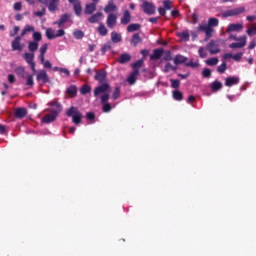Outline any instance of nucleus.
<instances>
[{
  "label": "nucleus",
  "mask_w": 256,
  "mask_h": 256,
  "mask_svg": "<svg viewBox=\"0 0 256 256\" xmlns=\"http://www.w3.org/2000/svg\"><path fill=\"white\" fill-rule=\"evenodd\" d=\"M177 67L176 66H172L171 63H167L166 66H164V73H169L171 71H176Z\"/></svg>",
  "instance_id": "45"
},
{
  "label": "nucleus",
  "mask_w": 256,
  "mask_h": 256,
  "mask_svg": "<svg viewBox=\"0 0 256 256\" xmlns=\"http://www.w3.org/2000/svg\"><path fill=\"white\" fill-rule=\"evenodd\" d=\"M97 32H98V34H100L101 37H105L109 33V30L106 29V27L103 23H100L98 25Z\"/></svg>",
  "instance_id": "29"
},
{
  "label": "nucleus",
  "mask_w": 256,
  "mask_h": 256,
  "mask_svg": "<svg viewBox=\"0 0 256 256\" xmlns=\"http://www.w3.org/2000/svg\"><path fill=\"white\" fill-rule=\"evenodd\" d=\"M111 40L114 44H117L122 41V36L121 34H118L117 32L114 31L111 33Z\"/></svg>",
  "instance_id": "32"
},
{
  "label": "nucleus",
  "mask_w": 256,
  "mask_h": 256,
  "mask_svg": "<svg viewBox=\"0 0 256 256\" xmlns=\"http://www.w3.org/2000/svg\"><path fill=\"white\" fill-rule=\"evenodd\" d=\"M143 64H144V60H143V59H140V60L136 61V62L132 65L133 71H135V70L139 71V69L143 66Z\"/></svg>",
  "instance_id": "42"
},
{
  "label": "nucleus",
  "mask_w": 256,
  "mask_h": 256,
  "mask_svg": "<svg viewBox=\"0 0 256 256\" xmlns=\"http://www.w3.org/2000/svg\"><path fill=\"white\" fill-rule=\"evenodd\" d=\"M186 67H190L191 69H196L199 67V62H194L193 60H190L189 62L185 63Z\"/></svg>",
  "instance_id": "47"
},
{
  "label": "nucleus",
  "mask_w": 256,
  "mask_h": 256,
  "mask_svg": "<svg viewBox=\"0 0 256 256\" xmlns=\"http://www.w3.org/2000/svg\"><path fill=\"white\" fill-rule=\"evenodd\" d=\"M46 51H48V44L47 43H45L44 45L41 46L40 55H45Z\"/></svg>",
  "instance_id": "61"
},
{
  "label": "nucleus",
  "mask_w": 256,
  "mask_h": 256,
  "mask_svg": "<svg viewBox=\"0 0 256 256\" xmlns=\"http://www.w3.org/2000/svg\"><path fill=\"white\" fill-rule=\"evenodd\" d=\"M132 59V56L129 55L128 53H123L122 55H120L119 57V64H126L128 62H130Z\"/></svg>",
  "instance_id": "27"
},
{
  "label": "nucleus",
  "mask_w": 256,
  "mask_h": 256,
  "mask_svg": "<svg viewBox=\"0 0 256 256\" xmlns=\"http://www.w3.org/2000/svg\"><path fill=\"white\" fill-rule=\"evenodd\" d=\"M142 10H144V13L148 14V15H154L155 14V6L151 2H147V1L143 2L142 3Z\"/></svg>",
  "instance_id": "10"
},
{
  "label": "nucleus",
  "mask_w": 256,
  "mask_h": 256,
  "mask_svg": "<svg viewBox=\"0 0 256 256\" xmlns=\"http://www.w3.org/2000/svg\"><path fill=\"white\" fill-rule=\"evenodd\" d=\"M19 32V27L18 26H14L13 30L11 32H9V36L11 37H15Z\"/></svg>",
  "instance_id": "60"
},
{
  "label": "nucleus",
  "mask_w": 256,
  "mask_h": 256,
  "mask_svg": "<svg viewBox=\"0 0 256 256\" xmlns=\"http://www.w3.org/2000/svg\"><path fill=\"white\" fill-rule=\"evenodd\" d=\"M206 48L209 51V54L211 55H217L218 53L221 52V49L219 48V44L215 40H211L210 42H208Z\"/></svg>",
  "instance_id": "5"
},
{
  "label": "nucleus",
  "mask_w": 256,
  "mask_h": 256,
  "mask_svg": "<svg viewBox=\"0 0 256 256\" xmlns=\"http://www.w3.org/2000/svg\"><path fill=\"white\" fill-rule=\"evenodd\" d=\"M66 32L63 29H58L55 35L56 38L65 36Z\"/></svg>",
  "instance_id": "63"
},
{
  "label": "nucleus",
  "mask_w": 256,
  "mask_h": 256,
  "mask_svg": "<svg viewBox=\"0 0 256 256\" xmlns=\"http://www.w3.org/2000/svg\"><path fill=\"white\" fill-rule=\"evenodd\" d=\"M141 28V24H129L126 28L127 32H136L139 31Z\"/></svg>",
  "instance_id": "34"
},
{
  "label": "nucleus",
  "mask_w": 256,
  "mask_h": 256,
  "mask_svg": "<svg viewBox=\"0 0 256 256\" xmlns=\"http://www.w3.org/2000/svg\"><path fill=\"white\" fill-rule=\"evenodd\" d=\"M23 58L25 62L30 65L31 71H33L34 73H37V70L35 69L34 53L25 52Z\"/></svg>",
  "instance_id": "7"
},
{
  "label": "nucleus",
  "mask_w": 256,
  "mask_h": 256,
  "mask_svg": "<svg viewBox=\"0 0 256 256\" xmlns=\"http://www.w3.org/2000/svg\"><path fill=\"white\" fill-rule=\"evenodd\" d=\"M111 86L108 83H103L99 86H97L96 88H94V96L96 98H98L100 95V101L102 106V111L104 113H109L112 109V106L110 103H108L107 101L110 100V94L108 92H110Z\"/></svg>",
  "instance_id": "1"
},
{
  "label": "nucleus",
  "mask_w": 256,
  "mask_h": 256,
  "mask_svg": "<svg viewBox=\"0 0 256 256\" xmlns=\"http://www.w3.org/2000/svg\"><path fill=\"white\" fill-rule=\"evenodd\" d=\"M244 53L239 52L233 55L232 59H234L236 62H240V60L243 58Z\"/></svg>",
  "instance_id": "57"
},
{
  "label": "nucleus",
  "mask_w": 256,
  "mask_h": 256,
  "mask_svg": "<svg viewBox=\"0 0 256 256\" xmlns=\"http://www.w3.org/2000/svg\"><path fill=\"white\" fill-rule=\"evenodd\" d=\"M70 5H73V10L76 16L80 17L82 15V4L79 0H68Z\"/></svg>",
  "instance_id": "8"
},
{
  "label": "nucleus",
  "mask_w": 256,
  "mask_h": 256,
  "mask_svg": "<svg viewBox=\"0 0 256 256\" xmlns=\"http://www.w3.org/2000/svg\"><path fill=\"white\" fill-rule=\"evenodd\" d=\"M116 10H117V6H116L115 2H113V0H109L108 4L106 6H104V13H106V14H112Z\"/></svg>",
  "instance_id": "15"
},
{
  "label": "nucleus",
  "mask_w": 256,
  "mask_h": 256,
  "mask_svg": "<svg viewBox=\"0 0 256 256\" xmlns=\"http://www.w3.org/2000/svg\"><path fill=\"white\" fill-rule=\"evenodd\" d=\"M141 42H143V39L140 38V35L138 33L133 34V37H131V40H130L131 45L137 46Z\"/></svg>",
  "instance_id": "30"
},
{
  "label": "nucleus",
  "mask_w": 256,
  "mask_h": 256,
  "mask_svg": "<svg viewBox=\"0 0 256 256\" xmlns=\"http://www.w3.org/2000/svg\"><path fill=\"white\" fill-rule=\"evenodd\" d=\"M219 20L215 17L208 19V24H200L197 27V32H203L206 36V40H209L212 37L214 31L213 27H218Z\"/></svg>",
  "instance_id": "2"
},
{
  "label": "nucleus",
  "mask_w": 256,
  "mask_h": 256,
  "mask_svg": "<svg viewBox=\"0 0 256 256\" xmlns=\"http://www.w3.org/2000/svg\"><path fill=\"white\" fill-rule=\"evenodd\" d=\"M27 109L24 107H19L16 109V112H14V116H16L17 119H23L27 116Z\"/></svg>",
  "instance_id": "18"
},
{
  "label": "nucleus",
  "mask_w": 256,
  "mask_h": 256,
  "mask_svg": "<svg viewBox=\"0 0 256 256\" xmlns=\"http://www.w3.org/2000/svg\"><path fill=\"white\" fill-rule=\"evenodd\" d=\"M91 92V87L88 84H84L80 88V94L85 96Z\"/></svg>",
  "instance_id": "38"
},
{
  "label": "nucleus",
  "mask_w": 256,
  "mask_h": 256,
  "mask_svg": "<svg viewBox=\"0 0 256 256\" xmlns=\"http://www.w3.org/2000/svg\"><path fill=\"white\" fill-rule=\"evenodd\" d=\"M26 86L33 87L34 86V78L33 75H29L26 79Z\"/></svg>",
  "instance_id": "54"
},
{
  "label": "nucleus",
  "mask_w": 256,
  "mask_h": 256,
  "mask_svg": "<svg viewBox=\"0 0 256 256\" xmlns=\"http://www.w3.org/2000/svg\"><path fill=\"white\" fill-rule=\"evenodd\" d=\"M12 51H23V45L21 44V36H17L12 41Z\"/></svg>",
  "instance_id": "13"
},
{
  "label": "nucleus",
  "mask_w": 256,
  "mask_h": 256,
  "mask_svg": "<svg viewBox=\"0 0 256 256\" xmlns=\"http://www.w3.org/2000/svg\"><path fill=\"white\" fill-rule=\"evenodd\" d=\"M48 105H50V109H48V111L51 114H56V115L61 114L63 106L61 105L60 102L54 100L48 103Z\"/></svg>",
  "instance_id": "4"
},
{
  "label": "nucleus",
  "mask_w": 256,
  "mask_h": 256,
  "mask_svg": "<svg viewBox=\"0 0 256 256\" xmlns=\"http://www.w3.org/2000/svg\"><path fill=\"white\" fill-rule=\"evenodd\" d=\"M163 60L164 61H171L173 58H172V54H171V51H164L163 52Z\"/></svg>",
  "instance_id": "50"
},
{
  "label": "nucleus",
  "mask_w": 256,
  "mask_h": 256,
  "mask_svg": "<svg viewBox=\"0 0 256 256\" xmlns=\"http://www.w3.org/2000/svg\"><path fill=\"white\" fill-rule=\"evenodd\" d=\"M60 0H50L48 3V11L55 12L59 7Z\"/></svg>",
  "instance_id": "24"
},
{
  "label": "nucleus",
  "mask_w": 256,
  "mask_h": 256,
  "mask_svg": "<svg viewBox=\"0 0 256 256\" xmlns=\"http://www.w3.org/2000/svg\"><path fill=\"white\" fill-rule=\"evenodd\" d=\"M121 96V89L119 87L114 88L112 98L114 101H117L119 97Z\"/></svg>",
  "instance_id": "41"
},
{
  "label": "nucleus",
  "mask_w": 256,
  "mask_h": 256,
  "mask_svg": "<svg viewBox=\"0 0 256 256\" xmlns=\"http://www.w3.org/2000/svg\"><path fill=\"white\" fill-rule=\"evenodd\" d=\"M226 70H227V63L226 61H223L222 65L218 66L217 72L219 74H223V73H226Z\"/></svg>",
  "instance_id": "43"
},
{
  "label": "nucleus",
  "mask_w": 256,
  "mask_h": 256,
  "mask_svg": "<svg viewBox=\"0 0 256 256\" xmlns=\"http://www.w3.org/2000/svg\"><path fill=\"white\" fill-rule=\"evenodd\" d=\"M45 35H46L48 40L56 39V34H55L54 29H51V28L46 29Z\"/></svg>",
  "instance_id": "33"
},
{
  "label": "nucleus",
  "mask_w": 256,
  "mask_h": 256,
  "mask_svg": "<svg viewBox=\"0 0 256 256\" xmlns=\"http://www.w3.org/2000/svg\"><path fill=\"white\" fill-rule=\"evenodd\" d=\"M163 53H164L163 49H154L153 54L150 56V60L151 61L160 60Z\"/></svg>",
  "instance_id": "22"
},
{
  "label": "nucleus",
  "mask_w": 256,
  "mask_h": 256,
  "mask_svg": "<svg viewBox=\"0 0 256 256\" xmlns=\"http://www.w3.org/2000/svg\"><path fill=\"white\" fill-rule=\"evenodd\" d=\"M86 119L89 121H94L95 120V113L94 112H87L86 113Z\"/></svg>",
  "instance_id": "59"
},
{
  "label": "nucleus",
  "mask_w": 256,
  "mask_h": 256,
  "mask_svg": "<svg viewBox=\"0 0 256 256\" xmlns=\"http://www.w3.org/2000/svg\"><path fill=\"white\" fill-rule=\"evenodd\" d=\"M211 70L209 68H204L202 70V77L203 78H210L211 77Z\"/></svg>",
  "instance_id": "51"
},
{
  "label": "nucleus",
  "mask_w": 256,
  "mask_h": 256,
  "mask_svg": "<svg viewBox=\"0 0 256 256\" xmlns=\"http://www.w3.org/2000/svg\"><path fill=\"white\" fill-rule=\"evenodd\" d=\"M112 49L111 45L109 43L103 44L101 47V53L102 55H105L107 51H110Z\"/></svg>",
  "instance_id": "49"
},
{
  "label": "nucleus",
  "mask_w": 256,
  "mask_h": 256,
  "mask_svg": "<svg viewBox=\"0 0 256 256\" xmlns=\"http://www.w3.org/2000/svg\"><path fill=\"white\" fill-rule=\"evenodd\" d=\"M120 23L122 25H127L128 23H131V13L129 10H125L122 19H120Z\"/></svg>",
  "instance_id": "23"
},
{
  "label": "nucleus",
  "mask_w": 256,
  "mask_h": 256,
  "mask_svg": "<svg viewBox=\"0 0 256 256\" xmlns=\"http://www.w3.org/2000/svg\"><path fill=\"white\" fill-rule=\"evenodd\" d=\"M103 17V13L97 12L94 15H91L90 18L88 19L89 23H98L100 21V18Z\"/></svg>",
  "instance_id": "28"
},
{
  "label": "nucleus",
  "mask_w": 256,
  "mask_h": 256,
  "mask_svg": "<svg viewBox=\"0 0 256 256\" xmlns=\"http://www.w3.org/2000/svg\"><path fill=\"white\" fill-rule=\"evenodd\" d=\"M38 48H39L38 42L31 41L28 43V49L30 52L34 53L35 51H38Z\"/></svg>",
  "instance_id": "35"
},
{
  "label": "nucleus",
  "mask_w": 256,
  "mask_h": 256,
  "mask_svg": "<svg viewBox=\"0 0 256 256\" xmlns=\"http://www.w3.org/2000/svg\"><path fill=\"white\" fill-rule=\"evenodd\" d=\"M198 56H200L201 59H205L207 57V52L204 47L198 48Z\"/></svg>",
  "instance_id": "48"
},
{
  "label": "nucleus",
  "mask_w": 256,
  "mask_h": 256,
  "mask_svg": "<svg viewBox=\"0 0 256 256\" xmlns=\"http://www.w3.org/2000/svg\"><path fill=\"white\" fill-rule=\"evenodd\" d=\"M57 117H59L58 114H54V113L47 114L44 117H42V123H45V124L54 123Z\"/></svg>",
  "instance_id": "16"
},
{
  "label": "nucleus",
  "mask_w": 256,
  "mask_h": 256,
  "mask_svg": "<svg viewBox=\"0 0 256 256\" xmlns=\"http://www.w3.org/2000/svg\"><path fill=\"white\" fill-rule=\"evenodd\" d=\"M14 72L19 75V76H24V67L23 66H19L16 69H14Z\"/></svg>",
  "instance_id": "56"
},
{
  "label": "nucleus",
  "mask_w": 256,
  "mask_h": 256,
  "mask_svg": "<svg viewBox=\"0 0 256 256\" xmlns=\"http://www.w3.org/2000/svg\"><path fill=\"white\" fill-rule=\"evenodd\" d=\"M239 78L238 77H228L225 79V86L226 87H233L235 85H238Z\"/></svg>",
  "instance_id": "20"
},
{
  "label": "nucleus",
  "mask_w": 256,
  "mask_h": 256,
  "mask_svg": "<svg viewBox=\"0 0 256 256\" xmlns=\"http://www.w3.org/2000/svg\"><path fill=\"white\" fill-rule=\"evenodd\" d=\"M66 116L68 118H72V122L75 125H79L82 123L83 114L76 106H70L66 111Z\"/></svg>",
  "instance_id": "3"
},
{
  "label": "nucleus",
  "mask_w": 256,
  "mask_h": 256,
  "mask_svg": "<svg viewBox=\"0 0 256 256\" xmlns=\"http://www.w3.org/2000/svg\"><path fill=\"white\" fill-rule=\"evenodd\" d=\"M170 83H172L171 87L173 89H178L181 86V81L179 79H170Z\"/></svg>",
  "instance_id": "46"
},
{
  "label": "nucleus",
  "mask_w": 256,
  "mask_h": 256,
  "mask_svg": "<svg viewBox=\"0 0 256 256\" xmlns=\"http://www.w3.org/2000/svg\"><path fill=\"white\" fill-rule=\"evenodd\" d=\"M35 29L33 26L31 25H25L23 31H22V34H20V37H24L27 35L28 32H34Z\"/></svg>",
  "instance_id": "40"
},
{
  "label": "nucleus",
  "mask_w": 256,
  "mask_h": 256,
  "mask_svg": "<svg viewBox=\"0 0 256 256\" xmlns=\"http://www.w3.org/2000/svg\"><path fill=\"white\" fill-rule=\"evenodd\" d=\"M36 81L37 82L41 81L44 84L50 83L49 75L46 72V70H40L39 72H37V74H36Z\"/></svg>",
  "instance_id": "9"
},
{
  "label": "nucleus",
  "mask_w": 256,
  "mask_h": 256,
  "mask_svg": "<svg viewBox=\"0 0 256 256\" xmlns=\"http://www.w3.org/2000/svg\"><path fill=\"white\" fill-rule=\"evenodd\" d=\"M244 12H245V7L244 6L237 7V8H234L233 10H226L223 13V17L224 18L234 17V16H237L239 14H243Z\"/></svg>",
  "instance_id": "6"
},
{
  "label": "nucleus",
  "mask_w": 256,
  "mask_h": 256,
  "mask_svg": "<svg viewBox=\"0 0 256 256\" xmlns=\"http://www.w3.org/2000/svg\"><path fill=\"white\" fill-rule=\"evenodd\" d=\"M246 36H242L240 37V41L239 42H233L229 45L230 49H241L244 48L246 45Z\"/></svg>",
  "instance_id": "11"
},
{
  "label": "nucleus",
  "mask_w": 256,
  "mask_h": 256,
  "mask_svg": "<svg viewBox=\"0 0 256 256\" xmlns=\"http://www.w3.org/2000/svg\"><path fill=\"white\" fill-rule=\"evenodd\" d=\"M78 88L76 85L72 84L66 89V94L69 98H76L77 97Z\"/></svg>",
  "instance_id": "17"
},
{
  "label": "nucleus",
  "mask_w": 256,
  "mask_h": 256,
  "mask_svg": "<svg viewBox=\"0 0 256 256\" xmlns=\"http://www.w3.org/2000/svg\"><path fill=\"white\" fill-rule=\"evenodd\" d=\"M106 79V73L105 72H96V75H95V80L100 82V83H104Z\"/></svg>",
  "instance_id": "36"
},
{
  "label": "nucleus",
  "mask_w": 256,
  "mask_h": 256,
  "mask_svg": "<svg viewBox=\"0 0 256 256\" xmlns=\"http://www.w3.org/2000/svg\"><path fill=\"white\" fill-rule=\"evenodd\" d=\"M73 36L76 40H82L85 36L84 32L79 29H75L73 32Z\"/></svg>",
  "instance_id": "37"
},
{
  "label": "nucleus",
  "mask_w": 256,
  "mask_h": 256,
  "mask_svg": "<svg viewBox=\"0 0 256 256\" xmlns=\"http://www.w3.org/2000/svg\"><path fill=\"white\" fill-rule=\"evenodd\" d=\"M13 9L16 10V11H21V9H22V3H21V2H16V3H14Z\"/></svg>",
  "instance_id": "62"
},
{
  "label": "nucleus",
  "mask_w": 256,
  "mask_h": 256,
  "mask_svg": "<svg viewBox=\"0 0 256 256\" xmlns=\"http://www.w3.org/2000/svg\"><path fill=\"white\" fill-rule=\"evenodd\" d=\"M218 58L217 57H212V58H209L208 60H206V64L208 65V66H215V65H217L218 64Z\"/></svg>",
  "instance_id": "44"
},
{
  "label": "nucleus",
  "mask_w": 256,
  "mask_h": 256,
  "mask_svg": "<svg viewBox=\"0 0 256 256\" xmlns=\"http://www.w3.org/2000/svg\"><path fill=\"white\" fill-rule=\"evenodd\" d=\"M139 76L138 70H133L131 74L128 76V83L130 86L134 85L137 82V77Z\"/></svg>",
  "instance_id": "21"
},
{
  "label": "nucleus",
  "mask_w": 256,
  "mask_h": 256,
  "mask_svg": "<svg viewBox=\"0 0 256 256\" xmlns=\"http://www.w3.org/2000/svg\"><path fill=\"white\" fill-rule=\"evenodd\" d=\"M173 99L175 101H183V93L179 90L173 91Z\"/></svg>",
  "instance_id": "39"
},
{
  "label": "nucleus",
  "mask_w": 256,
  "mask_h": 256,
  "mask_svg": "<svg viewBox=\"0 0 256 256\" xmlns=\"http://www.w3.org/2000/svg\"><path fill=\"white\" fill-rule=\"evenodd\" d=\"M243 29V24H229L226 33L238 32Z\"/></svg>",
  "instance_id": "19"
},
{
  "label": "nucleus",
  "mask_w": 256,
  "mask_h": 256,
  "mask_svg": "<svg viewBox=\"0 0 256 256\" xmlns=\"http://www.w3.org/2000/svg\"><path fill=\"white\" fill-rule=\"evenodd\" d=\"M106 24L109 29L115 27L117 24V16L113 13L108 14Z\"/></svg>",
  "instance_id": "12"
},
{
  "label": "nucleus",
  "mask_w": 256,
  "mask_h": 256,
  "mask_svg": "<svg viewBox=\"0 0 256 256\" xmlns=\"http://www.w3.org/2000/svg\"><path fill=\"white\" fill-rule=\"evenodd\" d=\"M45 14H46V9H45V8H42L41 11H36V12H34V15H35L36 17H39V18L43 17Z\"/></svg>",
  "instance_id": "58"
},
{
  "label": "nucleus",
  "mask_w": 256,
  "mask_h": 256,
  "mask_svg": "<svg viewBox=\"0 0 256 256\" xmlns=\"http://www.w3.org/2000/svg\"><path fill=\"white\" fill-rule=\"evenodd\" d=\"M96 11V4L90 3L85 6L84 14L90 15L93 14Z\"/></svg>",
  "instance_id": "25"
},
{
  "label": "nucleus",
  "mask_w": 256,
  "mask_h": 256,
  "mask_svg": "<svg viewBox=\"0 0 256 256\" xmlns=\"http://www.w3.org/2000/svg\"><path fill=\"white\" fill-rule=\"evenodd\" d=\"M223 88V84L219 81H214L211 83V91L217 92Z\"/></svg>",
  "instance_id": "31"
},
{
  "label": "nucleus",
  "mask_w": 256,
  "mask_h": 256,
  "mask_svg": "<svg viewBox=\"0 0 256 256\" xmlns=\"http://www.w3.org/2000/svg\"><path fill=\"white\" fill-rule=\"evenodd\" d=\"M33 39L34 42L38 43L39 41H41V39H43V37L41 36L40 32H34Z\"/></svg>",
  "instance_id": "55"
},
{
  "label": "nucleus",
  "mask_w": 256,
  "mask_h": 256,
  "mask_svg": "<svg viewBox=\"0 0 256 256\" xmlns=\"http://www.w3.org/2000/svg\"><path fill=\"white\" fill-rule=\"evenodd\" d=\"M173 61L175 65L185 64L188 61V58L186 56L176 55Z\"/></svg>",
  "instance_id": "26"
},
{
  "label": "nucleus",
  "mask_w": 256,
  "mask_h": 256,
  "mask_svg": "<svg viewBox=\"0 0 256 256\" xmlns=\"http://www.w3.org/2000/svg\"><path fill=\"white\" fill-rule=\"evenodd\" d=\"M179 37H180L182 40H184V41H189V39H190V34H189L188 31H184L183 33H181V34L179 35Z\"/></svg>",
  "instance_id": "53"
},
{
  "label": "nucleus",
  "mask_w": 256,
  "mask_h": 256,
  "mask_svg": "<svg viewBox=\"0 0 256 256\" xmlns=\"http://www.w3.org/2000/svg\"><path fill=\"white\" fill-rule=\"evenodd\" d=\"M171 5H172V2L169 0H166L163 2L164 9H167V10L171 9Z\"/></svg>",
  "instance_id": "64"
},
{
  "label": "nucleus",
  "mask_w": 256,
  "mask_h": 256,
  "mask_svg": "<svg viewBox=\"0 0 256 256\" xmlns=\"http://www.w3.org/2000/svg\"><path fill=\"white\" fill-rule=\"evenodd\" d=\"M246 33L250 37H253L254 35H256V25L247 29Z\"/></svg>",
  "instance_id": "52"
},
{
  "label": "nucleus",
  "mask_w": 256,
  "mask_h": 256,
  "mask_svg": "<svg viewBox=\"0 0 256 256\" xmlns=\"http://www.w3.org/2000/svg\"><path fill=\"white\" fill-rule=\"evenodd\" d=\"M70 18H71V15H69V14L61 15L59 20L53 22V25H57L59 28H61V27H63V24H65L69 21Z\"/></svg>",
  "instance_id": "14"
}]
</instances>
